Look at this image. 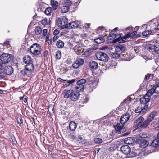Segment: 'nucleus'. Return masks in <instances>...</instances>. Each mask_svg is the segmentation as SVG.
I'll return each instance as SVG.
<instances>
[{"label": "nucleus", "instance_id": "f257e3e1", "mask_svg": "<svg viewBox=\"0 0 159 159\" xmlns=\"http://www.w3.org/2000/svg\"><path fill=\"white\" fill-rule=\"evenodd\" d=\"M71 3L70 1H66L60 6V11L62 13H67L70 9V6Z\"/></svg>", "mask_w": 159, "mask_h": 159}, {"label": "nucleus", "instance_id": "f03ea898", "mask_svg": "<svg viewBox=\"0 0 159 159\" xmlns=\"http://www.w3.org/2000/svg\"><path fill=\"white\" fill-rule=\"evenodd\" d=\"M13 58L11 54L3 53L0 56V61L2 64H5L11 61Z\"/></svg>", "mask_w": 159, "mask_h": 159}, {"label": "nucleus", "instance_id": "7ed1b4c3", "mask_svg": "<svg viewBox=\"0 0 159 159\" xmlns=\"http://www.w3.org/2000/svg\"><path fill=\"white\" fill-rule=\"evenodd\" d=\"M136 33V31H133L132 33L129 32L124 36L119 38L117 39V41L120 43H124L125 41H128L129 37L135 36Z\"/></svg>", "mask_w": 159, "mask_h": 159}, {"label": "nucleus", "instance_id": "20e7f679", "mask_svg": "<svg viewBox=\"0 0 159 159\" xmlns=\"http://www.w3.org/2000/svg\"><path fill=\"white\" fill-rule=\"evenodd\" d=\"M86 82V79H82L78 80L77 82V86L75 87L76 91L80 92L84 90V84Z\"/></svg>", "mask_w": 159, "mask_h": 159}, {"label": "nucleus", "instance_id": "39448f33", "mask_svg": "<svg viewBox=\"0 0 159 159\" xmlns=\"http://www.w3.org/2000/svg\"><path fill=\"white\" fill-rule=\"evenodd\" d=\"M148 108V105H145L144 106L141 105L137 107L135 109V111L136 113H139L141 114H143L146 111Z\"/></svg>", "mask_w": 159, "mask_h": 159}, {"label": "nucleus", "instance_id": "423d86ee", "mask_svg": "<svg viewBox=\"0 0 159 159\" xmlns=\"http://www.w3.org/2000/svg\"><path fill=\"white\" fill-rule=\"evenodd\" d=\"M96 56L98 59L102 61H106L108 60V56L107 55L102 52L97 53Z\"/></svg>", "mask_w": 159, "mask_h": 159}, {"label": "nucleus", "instance_id": "0eeeda50", "mask_svg": "<svg viewBox=\"0 0 159 159\" xmlns=\"http://www.w3.org/2000/svg\"><path fill=\"white\" fill-rule=\"evenodd\" d=\"M115 131L116 133L118 134H121L125 132V129L123 128V125L122 124L117 123L116 125H114Z\"/></svg>", "mask_w": 159, "mask_h": 159}, {"label": "nucleus", "instance_id": "6e6552de", "mask_svg": "<svg viewBox=\"0 0 159 159\" xmlns=\"http://www.w3.org/2000/svg\"><path fill=\"white\" fill-rule=\"evenodd\" d=\"M84 60L83 59L79 58L76 59L72 65L73 67L75 69L78 68L80 66L84 63Z\"/></svg>", "mask_w": 159, "mask_h": 159}, {"label": "nucleus", "instance_id": "1a4fd4ad", "mask_svg": "<svg viewBox=\"0 0 159 159\" xmlns=\"http://www.w3.org/2000/svg\"><path fill=\"white\" fill-rule=\"evenodd\" d=\"M159 146V139H157L154 140L151 143L150 145L149 146L148 148L150 149V152H153L154 149L153 148L157 147Z\"/></svg>", "mask_w": 159, "mask_h": 159}, {"label": "nucleus", "instance_id": "9d476101", "mask_svg": "<svg viewBox=\"0 0 159 159\" xmlns=\"http://www.w3.org/2000/svg\"><path fill=\"white\" fill-rule=\"evenodd\" d=\"M79 24L80 23L78 21H74L68 24H66V28L68 29L77 28L78 27Z\"/></svg>", "mask_w": 159, "mask_h": 159}, {"label": "nucleus", "instance_id": "9b49d317", "mask_svg": "<svg viewBox=\"0 0 159 159\" xmlns=\"http://www.w3.org/2000/svg\"><path fill=\"white\" fill-rule=\"evenodd\" d=\"M144 154V152L140 150H135L134 151H132L130 152V153H129L128 156L130 157H133L136 156L137 155L138 156L142 155V154Z\"/></svg>", "mask_w": 159, "mask_h": 159}, {"label": "nucleus", "instance_id": "f8f14e48", "mask_svg": "<svg viewBox=\"0 0 159 159\" xmlns=\"http://www.w3.org/2000/svg\"><path fill=\"white\" fill-rule=\"evenodd\" d=\"M120 150L123 153L127 155V156L130 153L131 150L130 147L127 145L122 146L120 148Z\"/></svg>", "mask_w": 159, "mask_h": 159}, {"label": "nucleus", "instance_id": "ddd939ff", "mask_svg": "<svg viewBox=\"0 0 159 159\" xmlns=\"http://www.w3.org/2000/svg\"><path fill=\"white\" fill-rule=\"evenodd\" d=\"M130 115L129 113H126L122 115L120 119V122L121 124H123L125 123L130 118Z\"/></svg>", "mask_w": 159, "mask_h": 159}, {"label": "nucleus", "instance_id": "4468645a", "mask_svg": "<svg viewBox=\"0 0 159 159\" xmlns=\"http://www.w3.org/2000/svg\"><path fill=\"white\" fill-rule=\"evenodd\" d=\"M138 143L139 145V147L141 148H144L148 146V142L145 139H140L138 141Z\"/></svg>", "mask_w": 159, "mask_h": 159}, {"label": "nucleus", "instance_id": "2eb2a0df", "mask_svg": "<svg viewBox=\"0 0 159 159\" xmlns=\"http://www.w3.org/2000/svg\"><path fill=\"white\" fill-rule=\"evenodd\" d=\"M87 83L90 87L93 89L95 88L97 84V82L93 78L89 79Z\"/></svg>", "mask_w": 159, "mask_h": 159}, {"label": "nucleus", "instance_id": "dca6fc26", "mask_svg": "<svg viewBox=\"0 0 159 159\" xmlns=\"http://www.w3.org/2000/svg\"><path fill=\"white\" fill-rule=\"evenodd\" d=\"M13 69L11 66H7L4 68V72L7 75H10L13 73Z\"/></svg>", "mask_w": 159, "mask_h": 159}, {"label": "nucleus", "instance_id": "f3484780", "mask_svg": "<svg viewBox=\"0 0 159 159\" xmlns=\"http://www.w3.org/2000/svg\"><path fill=\"white\" fill-rule=\"evenodd\" d=\"M150 98L147 95H145L144 97L141 98L140 99V102L141 105L143 106L147 105L146 104L150 100Z\"/></svg>", "mask_w": 159, "mask_h": 159}, {"label": "nucleus", "instance_id": "a211bd4d", "mask_svg": "<svg viewBox=\"0 0 159 159\" xmlns=\"http://www.w3.org/2000/svg\"><path fill=\"white\" fill-rule=\"evenodd\" d=\"M34 66L32 62L29 63L26 65V70L30 73H32L34 72Z\"/></svg>", "mask_w": 159, "mask_h": 159}, {"label": "nucleus", "instance_id": "6ab92c4d", "mask_svg": "<svg viewBox=\"0 0 159 159\" xmlns=\"http://www.w3.org/2000/svg\"><path fill=\"white\" fill-rule=\"evenodd\" d=\"M116 52L120 54L121 53L125 50L124 47L120 44L116 45L114 46Z\"/></svg>", "mask_w": 159, "mask_h": 159}, {"label": "nucleus", "instance_id": "aec40b11", "mask_svg": "<svg viewBox=\"0 0 159 159\" xmlns=\"http://www.w3.org/2000/svg\"><path fill=\"white\" fill-rule=\"evenodd\" d=\"M144 120V118L143 117H139L135 120L134 122V125L138 127H141V123Z\"/></svg>", "mask_w": 159, "mask_h": 159}, {"label": "nucleus", "instance_id": "412c9836", "mask_svg": "<svg viewBox=\"0 0 159 159\" xmlns=\"http://www.w3.org/2000/svg\"><path fill=\"white\" fill-rule=\"evenodd\" d=\"M79 92L77 91L76 92L74 91L73 94V96L72 97L71 96V100L76 101L78 99L80 96V94Z\"/></svg>", "mask_w": 159, "mask_h": 159}, {"label": "nucleus", "instance_id": "4be33fe9", "mask_svg": "<svg viewBox=\"0 0 159 159\" xmlns=\"http://www.w3.org/2000/svg\"><path fill=\"white\" fill-rule=\"evenodd\" d=\"M56 23L58 26L61 29L66 28V24H63L62 20L60 18L57 19L56 21Z\"/></svg>", "mask_w": 159, "mask_h": 159}, {"label": "nucleus", "instance_id": "5701e85b", "mask_svg": "<svg viewBox=\"0 0 159 159\" xmlns=\"http://www.w3.org/2000/svg\"><path fill=\"white\" fill-rule=\"evenodd\" d=\"M89 65L90 68L93 69H96L98 67L97 63L94 61L90 62Z\"/></svg>", "mask_w": 159, "mask_h": 159}, {"label": "nucleus", "instance_id": "b1692460", "mask_svg": "<svg viewBox=\"0 0 159 159\" xmlns=\"http://www.w3.org/2000/svg\"><path fill=\"white\" fill-rule=\"evenodd\" d=\"M134 139L131 137H129L125 139V143L126 144L130 145L134 143Z\"/></svg>", "mask_w": 159, "mask_h": 159}, {"label": "nucleus", "instance_id": "393cba45", "mask_svg": "<svg viewBox=\"0 0 159 159\" xmlns=\"http://www.w3.org/2000/svg\"><path fill=\"white\" fill-rule=\"evenodd\" d=\"M77 127L76 124L73 121H71L70 122L69 126V129L71 131H74Z\"/></svg>", "mask_w": 159, "mask_h": 159}, {"label": "nucleus", "instance_id": "a878e982", "mask_svg": "<svg viewBox=\"0 0 159 159\" xmlns=\"http://www.w3.org/2000/svg\"><path fill=\"white\" fill-rule=\"evenodd\" d=\"M156 114V112L153 111L151 112L149 115L147 117V120L148 121H149L150 122L152 121L154 117H155Z\"/></svg>", "mask_w": 159, "mask_h": 159}, {"label": "nucleus", "instance_id": "bb28decb", "mask_svg": "<svg viewBox=\"0 0 159 159\" xmlns=\"http://www.w3.org/2000/svg\"><path fill=\"white\" fill-rule=\"evenodd\" d=\"M72 92V90H69L63 92L62 94L64 98H69Z\"/></svg>", "mask_w": 159, "mask_h": 159}, {"label": "nucleus", "instance_id": "cd10ccee", "mask_svg": "<svg viewBox=\"0 0 159 159\" xmlns=\"http://www.w3.org/2000/svg\"><path fill=\"white\" fill-rule=\"evenodd\" d=\"M51 4L54 10L57 9L58 5V2L55 0H51Z\"/></svg>", "mask_w": 159, "mask_h": 159}, {"label": "nucleus", "instance_id": "c85d7f7f", "mask_svg": "<svg viewBox=\"0 0 159 159\" xmlns=\"http://www.w3.org/2000/svg\"><path fill=\"white\" fill-rule=\"evenodd\" d=\"M23 62L25 64L32 62L31 57L29 55H26L23 57Z\"/></svg>", "mask_w": 159, "mask_h": 159}, {"label": "nucleus", "instance_id": "c756f323", "mask_svg": "<svg viewBox=\"0 0 159 159\" xmlns=\"http://www.w3.org/2000/svg\"><path fill=\"white\" fill-rule=\"evenodd\" d=\"M30 49H38L40 50H42L41 46V45L37 43H34L32 44L30 47Z\"/></svg>", "mask_w": 159, "mask_h": 159}, {"label": "nucleus", "instance_id": "7c9ffc66", "mask_svg": "<svg viewBox=\"0 0 159 159\" xmlns=\"http://www.w3.org/2000/svg\"><path fill=\"white\" fill-rule=\"evenodd\" d=\"M30 50L31 53L34 55H38L41 54V51L37 49H34L30 48Z\"/></svg>", "mask_w": 159, "mask_h": 159}, {"label": "nucleus", "instance_id": "2f4dec72", "mask_svg": "<svg viewBox=\"0 0 159 159\" xmlns=\"http://www.w3.org/2000/svg\"><path fill=\"white\" fill-rule=\"evenodd\" d=\"M75 80L73 79L69 80L68 81L65 82L63 84L64 86L65 87H66L69 86L70 84H72L75 82Z\"/></svg>", "mask_w": 159, "mask_h": 159}, {"label": "nucleus", "instance_id": "473e14b6", "mask_svg": "<svg viewBox=\"0 0 159 159\" xmlns=\"http://www.w3.org/2000/svg\"><path fill=\"white\" fill-rule=\"evenodd\" d=\"M104 41V39L102 37H100L95 39V42L98 44L102 43Z\"/></svg>", "mask_w": 159, "mask_h": 159}, {"label": "nucleus", "instance_id": "72a5a7b5", "mask_svg": "<svg viewBox=\"0 0 159 159\" xmlns=\"http://www.w3.org/2000/svg\"><path fill=\"white\" fill-rule=\"evenodd\" d=\"M154 93H155L154 89V88H152L150 89L147 92L145 95H147L149 98H150V97Z\"/></svg>", "mask_w": 159, "mask_h": 159}, {"label": "nucleus", "instance_id": "f704fd0d", "mask_svg": "<svg viewBox=\"0 0 159 159\" xmlns=\"http://www.w3.org/2000/svg\"><path fill=\"white\" fill-rule=\"evenodd\" d=\"M64 43L61 40L58 41L56 43V46L58 48H61L64 46Z\"/></svg>", "mask_w": 159, "mask_h": 159}, {"label": "nucleus", "instance_id": "c9c22d12", "mask_svg": "<svg viewBox=\"0 0 159 159\" xmlns=\"http://www.w3.org/2000/svg\"><path fill=\"white\" fill-rule=\"evenodd\" d=\"M35 33L37 35H39L42 33V30L39 26L37 27L35 29Z\"/></svg>", "mask_w": 159, "mask_h": 159}, {"label": "nucleus", "instance_id": "e433bc0d", "mask_svg": "<svg viewBox=\"0 0 159 159\" xmlns=\"http://www.w3.org/2000/svg\"><path fill=\"white\" fill-rule=\"evenodd\" d=\"M73 49L75 51V53L78 55H80L82 53L83 51L81 50L78 47H77L76 46L74 47Z\"/></svg>", "mask_w": 159, "mask_h": 159}, {"label": "nucleus", "instance_id": "4c0bfd02", "mask_svg": "<svg viewBox=\"0 0 159 159\" xmlns=\"http://www.w3.org/2000/svg\"><path fill=\"white\" fill-rule=\"evenodd\" d=\"M149 123L150 122L148 121V120H147L143 122L142 124H141L140 126H141V127H142L145 128L149 125Z\"/></svg>", "mask_w": 159, "mask_h": 159}, {"label": "nucleus", "instance_id": "58836bf2", "mask_svg": "<svg viewBox=\"0 0 159 159\" xmlns=\"http://www.w3.org/2000/svg\"><path fill=\"white\" fill-rule=\"evenodd\" d=\"M52 11V9L50 7L47 8L45 11V13L47 15H50Z\"/></svg>", "mask_w": 159, "mask_h": 159}, {"label": "nucleus", "instance_id": "ea45409f", "mask_svg": "<svg viewBox=\"0 0 159 159\" xmlns=\"http://www.w3.org/2000/svg\"><path fill=\"white\" fill-rule=\"evenodd\" d=\"M154 49L156 53L159 54V43H157L154 45Z\"/></svg>", "mask_w": 159, "mask_h": 159}, {"label": "nucleus", "instance_id": "a19ab883", "mask_svg": "<svg viewBox=\"0 0 159 159\" xmlns=\"http://www.w3.org/2000/svg\"><path fill=\"white\" fill-rule=\"evenodd\" d=\"M120 54L117 52L113 53L111 55V57L117 59L119 57Z\"/></svg>", "mask_w": 159, "mask_h": 159}, {"label": "nucleus", "instance_id": "79ce46f5", "mask_svg": "<svg viewBox=\"0 0 159 159\" xmlns=\"http://www.w3.org/2000/svg\"><path fill=\"white\" fill-rule=\"evenodd\" d=\"M61 57V52L60 51H57L56 53V58L57 59H60Z\"/></svg>", "mask_w": 159, "mask_h": 159}, {"label": "nucleus", "instance_id": "37998d69", "mask_svg": "<svg viewBox=\"0 0 159 159\" xmlns=\"http://www.w3.org/2000/svg\"><path fill=\"white\" fill-rule=\"evenodd\" d=\"M77 139L80 143H81L82 144H85V141L82 137H79Z\"/></svg>", "mask_w": 159, "mask_h": 159}, {"label": "nucleus", "instance_id": "c03bdc74", "mask_svg": "<svg viewBox=\"0 0 159 159\" xmlns=\"http://www.w3.org/2000/svg\"><path fill=\"white\" fill-rule=\"evenodd\" d=\"M152 32V31L151 30H148L145 31L143 32L142 34L143 36H147L148 34H150Z\"/></svg>", "mask_w": 159, "mask_h": 159}, {"label": "nucleus", "instance_id": "a18cd8bd", "mask_svg": "<svg viewBox=\"0 0 159 159\" xmlns=\"http://www.w3.org/2000/svg\"><path fill=\"white\" fill-rule=\"evenodd\" d=\"M10 141L12 142V143L13 144L16 145L17 143V142L16 139L14 136L12 137V138L11 139H10Z\"/></svg>", "mask_w": 159, "mask_h": 159}, {"label": "nucleus", "instance_id": "49530a36", "mask_svg": "<svg viewBox=\"0 0 159 159\" xmlns=\"http://www.w3.org/2000/svg\"><path fill=\"white\" fill-rule=\"evenodd\" d=\"M95 143L97 144H99L102 143V140L100 138H96L94 140Z\"/></svg>", "mask_w": 159, "mask_h": 159}, {"label": "nucleus", "instance_id": "de8ad7c7", "mask_svg": "<svg viewBox=\"0 0 159 159\" xmlns=\"http://www.w3.org/2000/svg\"><path fill=\"white\" fill-rule=\"evenodd\" d=\"M154 89L155 93H159V85H157L156 87H153Z\"/></svg>", "mask_w": 159, "mask_h": 159}, {"label": "nucleus", "instance_id": "09e8293b", "mask_svg": "<svg viewBox=\"0 0 159 159\" xmlns=\"http://www.w3.org/2000/svg\"><path fill=\"white\" fill-rule=\"evenodd\" d=\"M82 26L83 28L85 29H88L90 26V24L88 23H84L82 25Z\"/></svg>", "mask_w": 159, "mask_h": 159}, {"label": "nucleus", "instance_id": "8fccbe9b", "mask_svg": "<svg viewBox=\"0 0 159 159\" xmlns=\"http://www.w3.org/2000/svg\"><path fill=\"white\" fill-rule=\"evenodd\" d=\"M123 56L124 57V59L125 60L127 61H129L130 60V58L129 57V54L127 53L126 54H123Z\"/></svg>", "mask_w": 159, "mask_h": 159}, {"label": "nucleus", "instance_id": "3c124183", "mask_svg": "<svg viewBox=\"0 0 159 159\" xmlns=\"http://www.w3.org/2000/svg\"><path fill=\"white\" fill-rule=\"evenodd\" d=\"M47 32H48V30L47 29H44L43 30V36L44 37L46 36V40H47V36H48Z\"/></svg>", "mask_w": 159, "mask_h": 159}, {"label": "nucleus", "instance_id": "603ef678", "mask_svg": "<svg viewBox=\"0 0 159 159\" xmlns=\"http://www.w3.org/2000/svg\"><path fill=\"white\" fill-rule=\"evenodd\" d=\"M91 52V50H88L85 52L84 53V55L86 57H88L89 56V55H90V53Z\"/></svg>", "mask_w": 159, "mask_h": 159}, {"label": "nucleus", "instance_id": "864d4df0", "mask_svg": "<svg viewBox=\"0 0 159 159\" xmlns=\"http://www.w3.org/2000/svg\"><path fill=\"white\" fill-rule=\"evenodd\" d=\"M17 121L19 124H22L23 123L22 118L21 117H18L17 118Z\"/></svg>", "mask_w": 159, "mask_h": 159}, {"label": "nucleus", "instance_id": "5fc2aeb1", "mask_svg": "<svg viewBox=\"0 0 159 159\" xmlns=\"http://www.w3.org/2000/svg\"><path fill=\"white\" fill-rule=\"evenodd\" d=\"M62 22H63V24H67V23L68 22V20L67 18L65 17H63V18H62Z\"/></svg>", "mask_w": 159, "mask_h": 159}, {"label": "nucleus", "instance_id": "6e6d98bb", "mask_svg": "<svg viewBox=\"0 0 159 159\" xmlns=\"http://www.w3.org/2000/svg\"><path fill=\"white\" fill-rule=\"evenodd\" d=\"M139 136L140 137L143 138H145L147 137L146 134L143 133L140 134Z\"/></svg>", "mask_w": 159, "mask_h": 159}, {"label": "nucleus", "instance_id": "4d7b16f0", "mask_svg": "<svg viewBox=\"0 0 159 159\" xmlns=\"http://www.w3.org/2000/svg\"><path fill=\"white\" fill-rule=\"evenodd\" d=\"M130 101L129 100V98H127L124 100L123 102L124 103L129 104Z\"/></svg>", "mask_w": 159, "mask_h": 159}, {"label": "nucleus", "instance_id": "13d9d810", "mask_svg": "<svg viewBox=\"0 0 159 159\" xmlns=\"http://www.w3.org/2000/svg\"><path fill=\"white\" fill-rule=\"evenodd\" d=\"M59 33V30H57V29H56L53 31V34L54 35L56 36Z\"/></svg>", "mask_w": 159, "mask_h": 159}, {"label": "nucleus", "instance_id": "bf43d9fd", "mask_svg": "<svg viewBox=\"0 0 159 159\" xmlns=\"http://www.w3.org/2000/svg\"><path fill=\"white\" fill-rule=\"evenodd\" d=\"M150 77V75L149 74H147L145 77L144 80L146 81L149 80V78Z\"/></svg>", "mask_w": 159, "mask_h": 159}, {"label": "nucleus", "instance_id": "052dcab7", "mask_svg": "<svg viewBox=\"0 0 159 159\" xmlns=\"http://www.w3.org/2000/svg\"><path fill=\"white\" fill-rule=\"evenodd\" d=\"M41 23L43 25H45L47 24V19H43L42 20Z\"/></svg>", "mask_w": 159, "mask_h": 159}, {"label": "nucleus", "instance_id": "680f3d73", "mask_svg": "<svg viewBox=\"0 0 159 159\" xmlns=\"http://www.w3.org/2000/svg\"><path fill=\"white\" fill-rule=\"evenodd\" d=\"M10 42L9 41H6L4 42V44L5 46L8 47L9 46Z\"/></svg>", "mask_w": 159, "mask_h": 159}, {"label": "nucleus", "instance_id": "e2e57ef3", "mask_svg": "<svg viewBox=\"0 0 159 159\" xmlns=\"http://www.w3.org/2000/svg\"><path fill=\"white\" fill-rule=\"evenodd\" d=\"M48 111H50L51 113H54V108H52L51 107H49L48 109Z\"/></svg>", "mask_w": 159, "mask_h": 159}, {"label": "nucleus", "instance_id": "0e129e2a", "mask_svg": "<svg viewBox=\"0 0 159 159\" xmlns=\"http://www.w3.org/2000/svg\"><path fill=\"white\" fill-rule=\"evenodd\" d=\"M67 45L70 48H71L73 46V44L69 41L67 42Z\"/></svg>", "mask_w": 159, "mask_h": 159}, {"label": "nucleus", "instance_id": "69168bd1", "mask_svg": "<svg viewBox=\"0 0 159 159\" xmlns=\"http://www.w3.org/2000/svg\"><path fill=\"white\" fill-rule=\"evenodd\" d=\"M145 59H147L148 60L151 59L152 58V57H148L147 56H144L143 57Z\"/></svg>", "mask_w": 159, "mask_h": 159}, {"label": "nucleus", "instance_id": "338daca9", "mask_svg": "<svg viewBox=\"0 0 159 159\" xmlns=\"http://www.w3.org/2000/svg\"><path fill=\"white\" fill-rule=\"evenodd\" d=\"M108 49V47L107 46H104L101 48V49L102 50H105Z\"/></svg>", "mask_w": 159, "mask_h": 159}, {"label": "nucleus", "instance_id": "774afa93", "mask_svg": "<svg viewBox=\"0 0 159 159\" xmlns=\"http://www.w3.org/2000/svg\"><path fill=\"white\" fill-rule=\"evenodd\" d=\"M57 39L58 38L56 36H54L53 38V42H55Z\"/></svg>", "mask_w": 159, "mask_h": 159}]
</instances>
